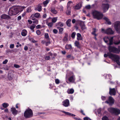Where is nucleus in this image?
Segmentation results:
<instances>
[{"label":"nucleus","mask_w":120,"mask_h":120,"mask_svg":"<svg viewBox=\"0 0 120 120\" xmlns=\"http://www.w3.org/2000/svg\"><path fill=\"white\" fill-rule=\"evenodd\" d=\"M26 8V7L25 6H21L19 7V8H18L19 10V11H23V9Z\"/></svg>","instance_id":"nucleus-38"},{"label":"nucleus","mask_w":120,"mask_h":120,"mask_svg":"<svg viewBox=\"0 0 120 120\" xmlns=\"http://www.w3.org/2000/svg\"><path fill=\"white\" fill-rule=\"evenodd\" d=\"M79 24L80 26H81L83 24H84L83 21H80L79 22Z\"/></svg>","instance_id":"nucleus-56"},{"label":"nucleus","mask_w":120,"mask_h":120,"mask_svg":"<svg viewBox=\"0 0 120 120\" xmlns=\"http://www.w3.org/2000/svg\"><path fill=\"white\" fill-rule=\"evenodd\" d=\"M102 120H109L108 117L106 116L103 117L102 119Z\"/></svg>","instance_id":"nucleus-39"},{"label":"nucleus","mask_w":120,"mask_h":120,"mask_svg":"<svg viewBox=\"0 0 120 120\" xmlns=\"http://www.w3.org/2000/svg\"><path fill=\"white\" fill-rule=\"evenodd\" d=\"M108 49L110 53L113 52L116 53H119L117 48L114 46H109L108 47Z\"/></svg>","instance_id":"nucleus-6"},{"label":"nucleus","mask_w":120,"mask_h":120,"mask_svg":"<svg viewBox=\"0 0 120 120\" xmlns=\"http://www.w3.org/2000/svg\"><path fill=\"white\" fill-rule=\"evenodd\" d=\"M80 112L83 115H85V114L84 113L83 111L81 109Z\"/></svg>","instance_id":"nucleus-63"},{"label":"nucleus","mask_w":120,"mask_h":120,"mask_svg":"<svg viewBox=\"0 0 120 120\" xmlns=\"http://www.w3.org/2000/svg\"><path fill=\"white\" fill-rule=\"evenodd\" d=\"M36 26V25L35 24H33L32 25H31L30 27V29L32 30H33L34 28Z\"/></svg>","instance_id":"nucleus-46"},{"label":"nucleus","mask_w":120,"mask_h":120,"mask_svg":"<svg viewBox=\"0 0 120 120\" xmlns=\"http://www.w3.org/2000/svg\"><path fill=\"white\" fill-rule=\"evenodd\" d=\"M36 33L38 35H39L41 34V32L40 30H37L36 31Z\"/></svg>","instance_id":"nucleus-48"},{"label":"nucleus","mask_w":120,"mask_h":120,"mask_svg":"<svg viewBox=\"0 0 120 120\" xmlns=\"http://www.w3.org/2000/svg\"><path fill=\"white\" fill-rule=\"evenodd\" d=\"M65 47V49H69L71 48L72 46L71 44H67Z\"/></svg>","instance_id":"nucleus-30"},{"label":"nucleus","mask_w":120,"mask_h":120,"mask_svg":"<svg viewBox=\"0 0 120 120\" xmlns=\"http://www.w3.org/2000/svg\"><path fill=\"white\" fill-rule=\"evenodd\" d=\"M40 13H35L34 15H32L31 16H34L33 17L38 18L40 17Z\"/></svg>","instance_id":"nucleus-32"},{"label":"nucleus","mask_w":120,"mask_h":120,"mask_svg":"<svg viewBox=\"0 0 120 120\" xmlns=\"http://www.w3.org/2000/svg\"><path fill=\"white\" fill-rule=\"evenodd\" d=\"M68 33H66L65 34V36L64 37L63 40L64 41H67L68 40Z\"/></svg>","instance_id":"nucleus-21"},{"label":"nucleus","mask_w":120,"mask_h":120,"mask_svg":"<svg viewBox=\"0 0 120 120\" xmlns=\"http://www.w3.org/2000/svg\"><path fill=\"white\" fill-rule=\"evenodd\" d=\"M114 100L111 96L109 97L108 100L106 101H105V103L109 104L110 105H112L114 103Z\"/></svg>","instance_id":"nucleus-9"},{"label":"nucleus","mask_w":120,"mask_h":120,"mask_svg":"<svg viewBox=\"0 0 120 120\" xmlns=\"http://www.w3.org/2000/svg\"><path fill=\"white\" fill-rule=\"evenodd\" d=\"M66 57L67 58H71L72 60L74 58L71 55H69L66 56Z\"/></svg>","instance_id":"nucleus-41"},{"label":"nucleus","mask_w":120,"mask_h":120,"mask_svg":"<svg viewBox=\"0 0 120 120\" xmlns=\"http://www.w3.org/2000/svg\"><path fill=\"white\" fill-rule=\"evenodd\" d=\"M101 30L103 33L108 35L113 34L114 33V32L112 29L109 28H107L106 30H105L104 29H102Z\"/></svg>","instance_id":"nucleus-5"},{"label":"nucleus","mask_w":120,"mask_h":120,"mask_svg":"<svg viewBox=\"0 0 120 120\" xmlns=\"http://www.w3.org/2000/svg\"><path fill=\"white\" fill-rule=\"evenodd\" d=\"M14 44H11L10 45V48L11 49H13L14 47Z\"/></svg>","instance_id":"nucleus-55"},{"label":"nucleus","mask_w":120,"mask_h":120,"mask_svg":"<svg viewBox=\"0 0 120 120\" xmlns=\"http://www.w3.org/2000/svg\"><path fill=\"white\" fill-rule=\"evenodd\" d=\"M114 43L115 45H119L120 44V40L119 41H118L114 42Z\"/></svg>","instance_id":"nucleus-52"},{"label":"nucleus","mask_w":120,"mask_h":120,"mask_svg":"<svg viewBox=\"0 0 120 120\" xmlns=\"http://www.w3.org/2000/svg\"><path fill=\"white\" fill-rule=\"evenodd\" d=\"M56 26H59L62 27L64 26V24L63 23L61 22H59L56 23Z\"/></svg>","instance_id":"nucleus-34"},{"label":"nucleus","mask_w":120,"mask_h":120,"mask_svg":"<svg viewBox=\"0 0 120 120\" xmlns=\"http://www.w3.org/2000/svg\"><path fill=\"white\" fill-rule=\"evenodd\" d=\"M53 33L55 34H56L58 32V30L56 29H54L53 30Z\"/></svg>","instance_id":"nucleus-53"},{"label":"nucleus","mask_w":120,"mask_h":120,"mask_svg":"<svg viewBox=\"0 0 120 120\" xmlns=\"http://www.w3.org/2000/svg\"><path fill=\"white\" fill-rule=\"evenodd\" d=\"M27 31L26 30L24 29L22 31L21 34L22 36H25L27 35Z\"/></svg>","instance_id":"nucleus-22"},{"label":"nucleus","mask_w":120,"mask_h":120,"mask_svg":"<svg viewBox=\"0 0 120 120\" xmlns=\"http://www.w3.org/2000/svg\"><path fill=\"white\" fill-rule=\"evenodd\" d=\"M103 19L104 20H105L108 24L110 25L111 24V22L109 21V19L107 17H104Z\"/></svg>","instance_id":"nucleus-24"},{"label":"nucleus","mask_w":120,"mask_h":120,"mask_svg":"<svg viewBox=\"0 0 120 120\" xmlns=\"http://www.w3.org/2000/svg\"><path fill=\"white\" fill-rule=\"evenodd\" d=\"M71 21V19H68L66 22V23L68 27H70L71 26V24L70 23Z\"/></svg>","instance_id":"nucleus-28"},{"label":"nucleus","mask_w":120,"mask_h":120,"mask_svg":"<svg viewBox=\"0 0 120 120\" xmlns=\"http://www.w3.org/2000/svg\"><path fill=\"white\" fill-rule=\"evenodd\" d=\"M53 25V23L52 22H49L48 24V25L49 27H52Z\"/></svg>","instance_id":"nucleus-47"},{"label":"nucleus","mask_w":120,"mask_h":120,"mask_svg":"<svg viewBox=\"0 0 120 120\" xmlns=\"http://www.w3.org/2000/svg\"><path fill=\"white\" fill-rule=\"evenodd\" d=\"M93 31L91 33V34L94 35V36H97V34L95 33L96 31V29L93 28Z\"/></svg>","instance_id":"nucleus-35"},{"label":"nucleus","mask_w":120,"mask_h":120,"mask_svg":"<svg viewBox=\"0 0 120 120\" xmlns=\"http://www.w3.org/2000/svg\"><path fill=\"white\" fill-rule=\"evenodd\" d=\"M50 11L52 13L54 14H56L57 13V11L55 10V8L53 7L51 8Z\"/></svg>","instance_id":"nucleus-19"},{"label":"nucleus","mask_w":120,"mask_h":120,"mask_svg":"<svg viewBox=\"0 0 120 120\" xmlns=\"http://www.w3.org/2000/svg\"><path fill=\"white\" fill-rule=\"evenodd\" d=\"M24 116L26 119L32 117L33 116V112L32 110L30 108H28L24 112Z\"/></svg>","instance_id":"nucleus-3"},{"label":"nucleus","mask_w":120,"mask_h":120,"mask_svg":"<svg viewBox=\"0 0 120 120\" xmlns=\"http://www.w3.org/2000/svg\"><path fill=\"white\" fill-rule=\"evenodd\" d=\"M72 3V2L71 1H68L67 3V6H70V4Z\"/></svg>","instance_id":"nucleus-60"},{"label":"nucleus","mask_w":120,"mask_h":120,"mask_svg":"<svg viewBox=\"0 0 120 120\" xmlns=\"http://www.w3.org/2000/svg\"><path fill=\"white\" fill-rule=\"evenodd\" d=\"M101 98L102 100L103 101L105 100L106 99L105 97L102 96H101Z\"/></svg>","instance_id":"nucleus-57"},{"label":"nucleus","mask_w":120,"mask_h":120,"mask_svg":"<svg viewBox=\"0 0 120 120\" xmlns=\"http://www.w3.org/2000/svg\"><path fill=\"white\" fill-rule=\"evenodd\" d=\"M101 7L103 12L105 13L108 10L109 5L108 4H102Z\"/></svg>","instance_id":"nucleus-8"},{"label":"nucleus","mask_w":120,"mask_h":120,"mask_svg":"<svg viewBox=\"0 0 120 120\" xmlns=\"http://www.w3.org/2000/svg\"><path fill=\"white\" fill-rule=\"evenodd\" d=\"M92 14L94 19L98 20L102 19L103 16V15L102 13L96 10L92 11Z\"/></svg>","instance_id":"nucleus-1"},{"label":"nucleus","mask_w":120,"mask_h":120,"mask_svg":"<svg viewBox=\"0 0 120 120\" xmlns=\"http://www.w3.org/2000/svg\"><path fill=\"white\" fill-rule=\"evenodd\" d=\"M86 8L88 9H90L91 8L90 6L89 5H87L86 6Z\"/></svg>","instance_id":"nucleus-58"},{"label":"nucleus","mask_w":120,"mask_h":120,"mask_svg":"<svg viewBox=\"0 0 120 120\" xmlns=\"http://www.w3.org/2000/svg\"><path fill=\"white\" fill-rule=\"evenodd\" d=\"M62 105L65 107H68L70 105V102L69 100L67 99H65L62 102Z\"/></svg>","instance_id":"nucleus-11"},{"label":"nucleus","mask_w":120,"mask_h":120,"mask_svg":"<svg viewBox=\"0 0 120 120\" xmlns=\"http://www.w3.org/2000/svg\"><path fill=\"white\" fill-rule=\"evenodd\" d=\"M31 8L30 7L26 9V11L27 12H29L31 11Z\"/></svg>","instance_id":"nucleus-50"},{"label":"nucleus","mask_w":120,"mask_h":120,"mask_svg":"<svg viewBox=\"0 0 120 120\" xmlns=\"http://www.w3.org/2000/svg\"><path fill=\"white\" fill-rule=\"evenodd\" d=\"M50 58V57L49 56H47L45 57V60H49V59Z\"/></svg>","instance_id":"nucleus-64"},{"label":"nucleus","mask_w":120,"mask_h":120,"mask_svg":"<svg viewBox=\"0 0 120 120\" xmlns=\"http://www.w3.org/2000/svg\"><path fill=\"white\" fill-rule=\"evenodd\" d=\"M14 66L16 68H19L20 67V66L19 65L16 64H14Z\"/></svg>","instance_id":"nucleus-51"},{"label":"nucleus","mask_w":120,"mask_h":120,"mask_svg":"<svg viewBox=\"0 0 120 120\" xmlns=\"http://www.w3.org/2000/svg\"><path fill=\"white\" fill-rule=\"evenodd\" d=\"M109 37L108 36H105L103 38V40L106 43L108 44V42L109 40Z\"/></svg>","instance_id":"nucleus-27"},{"label":"nucleus","mask_w":120,"mask_h":120,"mask_svg":"<svg viewBox=\"0 0 120 120\" xmlns=\"http://www.w3.org/2000/svg\"><path fill=\"white\" fill-rule=\"evenodd\" d=\"M19 12V9L16 7L12 6L10 8L8 12V15L10 16L15 15Z\"/></svg>","instance_id":"nucleus-2"},{"label":"nucleus","mask_w":120,"mask_h":120,"mask_svg":"<svg viewBox=\"0 0 120 120\" xmlns=\"http://www.w3.org/2000/svg\"><path fill=\"white\" fill-rule=\"evenodd\" d=\"M47 41L45 42V45L46 46H48L49 44H50L51 42H50V40H46Z\"/></svg>","instance_id":"nucleus-45"},{"label":"nucleus","mask_w":120,"mask_h":120,"mask_svg":"<svg viewBox=\"0 0 120 120\" xmlns=\"http://www.w3.org/2000/svg\"><path fill=\"white\" fill-rule=\"evenodd\" d=\"M36 28L37 29H40L41 28V26L40 25H38L36 26Z\"/></svg>","instance_id":"nucleus-59"},{"label":"nucleus","mask_w":120,"mask_h":120,"mask_svg":"<svg viewBox=\"0 0 120 120\" xmlns=\"http://www.w3.org/2000/svg\"><path fill=\"white\" fill-rule=\"evenodd\" d=\"M0 17L2 19H7V20L10 19L11 18L9 16L5 14H4L1 15Z\"/></svg>","instance_id":"nucleus-15"},{"label":"nucleus","mask_w":120,"mask_h":120,"mask_svg":"<svg viewBox=\"0 0 120 120\" xmlns=\"http://www.w3.org/2000/svg\"><path fill=\"white\" fill-rule=\"evenodd\" d=\"M44 37L46 40H50V39L49 38V36L48 33H45L44 35Z\"/></svg>","instance_id":"nucleus-33"},{"label":"nucleus","mask_w":120,"mask_h":120,"mask_svg":"<svg viewBox=\"0 0 120 120\" xmlns=\"http://www.w3.org/2000/svg\"><path fill=\"white\" fill-rule=\"evenodd\" d=\"M11 111L12 112V113L15 116L18 113V110H16L14 107H12L11 109Z\"/></svg>","instance_id":"nucleus-14"},{"label":"nucleus","mask_w":120,"mask_h":120,"mask_svg":"<svg viewBox=\"0 0 120 120\" xmlns=\"http://www.w3.org/2000/svg\"><path fill=\"white\" fill-rule=\"evenodd\" d=\"M9 105L7 103H4L3 104V107L4 108H7L9 106Z\"/></svg>","instance_id":"nucleus-37"},{"label":"nucleus","mask_w":120,"mask_h":120,"mask_svg":"<svg viewBox=\"0 0 120 120\" xmlns=\"http://www.w3.org/2000/svg\"><path fill=\"white\" fill-rule=\"evenodd\" d=\"M82 6V4L81 3H79L75 6V8L76 9H79L81 8Z\"/></svg>","instance_id":"nucleus-26"},{"label":"nucleus","mask_w":120,"mask_h":120,"mask_svg":"<svg viewBox=\"0 0 120 120\" xmlns=\"http://www.w3.org/2000/svg\"><path fill=\"white\" fill-rule=\"evenodd\" d=\"M32 19L34 21H33V24H38V20L37 19H36L35 18L33 17L32 18Z\"/></svg>","instance_id":"nucleus-25"},{"label":"nucleus","mask_w":120,"mask_h":120,"mask_svg":"<svg viewBox=\"0 0 120 120\" xmlns=\"http://www.w3.org/2000/svg\"><path fill=\"white\" fill-rule=\"evenodd\" d=\"M77 39L78 40H82L83 39L81 34L79 33H77Z\"/></svg>","instance_id":"nucleus-20"},{"label":"nucleus","mask_w":120,"mask_h":120,"mask_svg":"<svg viewBox=\"0 0 120 120\" xmlns=\"http://www.w3.org/2000/svg\"><path fill=\"white\" fill-rule=\"evenodd\" d=\"M76 33L75 32H73L71 34V38H73L74 39L75 38V36L76 35Z\"/></svg>","instance_id":"nucleus-42"},{"label":"nucleus","mask_w":120,"mask_h":120,"mask_svg":"<svg viewBox=\"0 0 120 120\" xmlns=\"http://www.w3.org/2000/svg\"><path fill=\"white\" fill-rule=\"evenodd\" d=\"M80 26L81 27V29L82 30L86 29L85 25L84 24H83L82 25Z\"/></svg>","instance_id":"nucleus-43"},{"label":"nucleus","mask_w":120,"mask_h":120,"mask_svg":"<svg viewBox=\"0 0 120 120\" xmlns=\"http://www.w3.org/2000/svg\"><path fill=\"white\" fill-rule=\"evenodd\" d=\"M50 0H46L43 2V4L44 5H46L47 4L49 3Z\"/></svg>","instance_id":"nucleus-40"},{"label":"nucleus","mask_w":120,"mask_h":120,"mask_svg":"<svg viewBox=\"0 0 120 120\" xmlns=\"http://www.w3.org/2000/svg\"><path fill=\"white\" fill-rule=\"evenodd\" d=\"M57 29L59 30V33L60 34H62V32L63 30V28L60 27H57Z\"/></svg>","instance_id":"nucleus-36"},{"label":"nucleus","mask_w":120,"mask_h":120,"mask_svg":"<svg viewBox=\"0 0 120 120\" xmlns=\"http://www.w3.org/2000/svg\"><path fill=\"white\" fill-rule=\"evenodd\" d=\"M8 60L7 59H5V60L3 62V64H5L7 63L8 62Z\"/></svg>","instance_id":"nucleus-54"},{"label":"nucleus","mask_w":120,"mask_h":120,"mask_svg":"<svg viewBox=\"0 0 120 120\" xmlns=\"http://www.w3.org/2000/svg\"><path fill=\"white\" fill-rule=\"evenodd\" d=\"M67 92L68 94H72L74 92V90L73 89H71L69 90H68Z\"/></svg>","instance_id":"nucleus-29"},{"label":"nucleus","mask_w":120,"mask_h":120,"mask_svg":"<svg viewBox=\"0 0 120 120\" xmlns=\"http://www.w3.org/2000/svg\"><path fill=\"white\" fill-rule=\"evenodd\" d=\"M55 82L56 84H58L60 82V81L59 79H55Z\"/></svg>","instance_id":"nucleus-49"},{"label":"nucleus","mask_w":120,"mask_h":120,"mask_svg":"<svg viewBox=\"0 0 120 120\" xmlns=\"http://www.w3.org/2000/svg\"><path fill=\"white\" fill-rule=\"evenodd\" d=\"M57 20V18H52V22L53 23H55Z\"/></svg>","instance_id":"nucleus-44"},{"label":"nucleus","mask_w":120,"mask_h":120,"mask_svg":"<svg viewBox=\"0 0 120 120\" xmlns=\"http://www.w3.org/2000/svg\"><path fill=\"white\" fill-rule=\"evenodd\" d=\"M60 111L61 112L64 113L65 114L67 115L71 116H76L74 114L70 113L68 112H67L63 110H61Z\"/></svg>","instance_id":"nucleus-16"},{"label":"nucleus","mask_w":120,"mask_h":120,"mask_svg":"<svg viewBox=\"0 0 120 120\" xmlns=\"http://www.w3.org/2000/svg\"><path fill=\"white\" fill-rule=\"evenodd\" d=\"M119 57L117 55L115 54L112 58L114 61L116 62L117 64L119 65H120V62L119 61Z\"/></svg>","instance_id":"nucleus-10"},{"label":"nucleus","mask_w":120,"mask_h":120,"mask_svg":"<svg viewBox=\"0 0 120 120\" xmlns=\"http://www.w3.org/2000/svg\"><path fill=\"white\" fill-rule=\"evenodd\" d=\"M108 110L109 112L115 115H118L120 114V110L117 108L110 107Z\"/></svg>","instance_id":"nucleus-4"},{"label":"nucleus","mask_w":120,"mask_h":120,"mask_svg":"<svg viewBox=\"0 0 120 120\" xmlns=\"http://www.w3.org/2000/svg\"><path fill=\"white\" fill-rule=\"evenodd\" d=\"M74 44L75 46L77 47L78 48H80L79 43L78 41H75Z\"/></svg>","instance_id":"nucleus-31"},{"label":"nucleus","mask_w":120,"mask_h":120,"mask_svg":"<svg viewBox=\"0 0 120 120\" xmlns=\"http://www.w3.org/2000/svg\"><path fill=\"white\" fill-rule=\"evenodd\" d=\"M68 81L71 82H74L75 80V76L73 75L70 77L68 78Z\"/></svg>","instance_id":"nucleus-17"},{"label":"nucleus","mask_w":120,"mask_h":120,"mask_svg":"<svg viewBox=\"0 0 120 120\" xmlns=\"http://www.w3.org/2000/svg\"><path fill=\"white\" fill-rule=\"evenodd\" d=\"M71 11H68L66 12V13L68 15H69L70 14Z\"/></svg>","instance_id":"nucleus-62"},{"label":"nucleus","mask_w":120,"mask_h":120,"mask_svg":"<svg viewBox=\"0 0 120 120\" xmlns=\"http://www.w3.org/2000/svg\"><path fill=\"white\" fill-rule=\"evenodd\" d=\"M73 118L75 120H82L80 118H78L76 117H73Z\"/></svg>","instance_id":"nucleus-61"},{"label":"nucleus","mask_w":120,"mask_h":120,"mask_svg":"<svg viewBox=\"0 0 120 120\" xmlns=\"http://www.w3.org/2000/svg\"><path fill=\"white\" fill-rule=\"evenodd\" d=\"M115 55L109 52H108L107 54H105L104 55V56L105 57H106L108 56L109 58L112 59Z\"/></svg>","instance_id":"nucleus-13"},{"label":"nucleus","mask_w":120,"mask_h":120,"mask_svg":"<svg viewBox=\"0 0 120 120\" xmlns=\"http://www.w3.org/2000/svg\"><path fill=\"white\" fill-rule=\"evenodd\" d=\"M113 37H109V43L108 44V45H110L113 44Z\"/></svg>","instance_id":"nucleus-18"},{"label":"nucleus","mask_w":120,"mask_h":120,"mask_svg":"<svg viewBox=\"0 0 120 120\" xmlns=\"http://www.w3.org/2000/svg\"><path fill=\"white\" fill-rule=\"evenodd\" d=\"M35 10L38 11H41L42 10V7L41 5H38L37 7L35 8Z\"/></svg>","instance_id":"nucleus-23"},{"label":"nucleus","mask_w":120,"mask_h":120,"mask_svg":"<svg viewBox=\"0 0 120 120\" xmlns=\"http://www.w3.org/2000/svg\"><path fill=\"white\" fill-rule=\"evenodd\" d=\"M114 27L117 33L120 34V21H116L115 22Z\"/></svg>","instance_id":"nucleus-7"},{"label":"nucleus","mask_w":120,"mask_h":120,"mask_svg":"<svg viewBox=\"0 0 120 120\" xmlns=\"http://www.w3.org/2000/svg\"><path fill=\"white\" fill-rule=\"evenodd\" d=\"M109 94L111 95H115L116 94V92L115 88H109Z\"/></svg>","instance_id":"nucleus-12"}]
</instances>
